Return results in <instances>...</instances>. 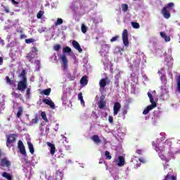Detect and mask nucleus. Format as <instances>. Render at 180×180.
Listing matches in <instances>:
<instances>
[{"mask_svg":"<svg viewBox=\"0 0 180 180\" xmlns=\"http://www.w3.org/2000/svg\"><path fill=\"white\" fill-rule=\"evenodd\" d=\"M27 72L25 70H22L21 73L18 75L19 78L22 79L18 83L17 89L23 92L25 89H27V78H26V75Z\"/></svg>","mask_w":180,"mask_h":180,"instance_id":"obj_1","label":"nucleus"},{"mask_svg":"<svg viewBox=\"0 0 180 180\" xmlns=\"http://www.w3.org/2000/svg\"><path fill=\"white\" fill-rule=\"evenodd\" d=\"M175 6V4L172 2L166 4L162 9L161 13L165 18V19H169L171 18V13H169V11H171V8H174Z\"/></svg>","mask_w":180,"mask_h":180,"instance_id":"obj_2","label":"nucleus"},{"mask_svg":"<svg viewBox=\"0 0 180 180\" xmlns=\"http://www.w3.org/2000/svg\"><path fill=\"white\" fill-rule=\"evenodd\" d=\"M18 137V134H11L7 136L6 139V146L12 147V144L16 141V138Z\"/></svg>","mask_w":180,"mask_h":180,"instance_id":"obj_3","label":"nucleus"},{"mask_svg":"<svg viewBox=\"0 0 180 180\" xmlns=\"http://www.w3.org/2000/svg\"><path fill=\"white\" fill-rule=\"evenodd\" d=\"M122 41L125 47H129V32L126 29L122 32Z\"/></svg>","mask_w":180,"mask_h":180,"instance_id":"obj_4","label":"nucleus"},{"mask_svg":"<svg viewBox=\"0 0 180 180\" xmlns=\"http://www.w3.org/2000/svg\"><path fill=\"white\" fill-rule=\"evenodd\" d=\"M167 144H169L168 148H169V147H171V144H172V142H171V140L167 139L165 141L164 146H155V150L157 153H162V151L165 150V146H167Z\"/></svg>","mask_w":180,"mask_h":180,"instance_id":"obj_5","label":"nucleus"},{"mask_svg":"<svg viewBox=\"0 0 180 180\" xmlns=\"http://www.w3.org/2000/svg\"><path fill=\"white\" fill-rule=\"evenodd\" d=\"M18 147L20 150V154H22L23 157H27V154L26 153V149L25 148V145L23 144V142L21 140L18 141Z\"/></svg>","mask_w":180,"mask_h":180,"instance_id":"obj_6","label":"nucleus"},{"mask_svg":"<svg viewBox=\"0 0 180 180\" xmlns=\"http://www.w3.org/2000/svg\"><path fill=\"white\" fill-rule=\"evenodd\" d=\"M105 96L102 95L100 97V100L98 102V106L99 109H105L106 108V100L105 99Z\"/></svg>","mask_w":180,"mask_h":180,"instance_id":"obj_7","label":"nucleus"},{"mask_svg":"<svg viewBox=\"0 0 180 180\" xmlns=\"http://www.w3.org/2000/svg\"><path fill=\"white\" fill-rule=\"evenodd\" d=\"M42 102L45 103V105H48L51 109H56V105L54 104V102L51 101V98H43Z\"/></svg>","mask_w":180,"mask_h":180,"instance_id":"obj_8","label":"nucleus"},{"mask_svg":"<svg viewBox=\"0 0 180 180\" xmlns=\"http://www.w3.org/2000/svg\"><path fill=\"white\" fill-rule=\"evenodd\" d=\"M120 109H122V104L119 102H115L113 107V115L117 116V113L120 112Z\"/></svg>","mask_w":180,"mask_h":180,"instance_id":"obj_9","label":"nucleus"},{"mask_svg":"<svg viewBox=\"0 0 180 180\" xmlns=\"http://www.w3.org/2000/svg\"><path fill=\"white\" fill-rule=\"evenodd\" d=\"M60 58L63 62V70H67L68 68V60L67 59V56L63 54L61 56Z\"/></svg>","mask_w":180,"mask_h":180,"instance_id":"obj_10","label":"nucleus"},{"mask_svg":"<svg viewBox=\"0 0 180 180\" xmlns=\"http://www.w3.org/2000/svg\"><path fill=\"white\" fill-rule=\"evenodd\" d=\"M72 44L74 49L77 50L79 53H82V49L81 48V45H79V43H78V41H77L76 40H73Z\"/></svg>","mask_w":180,"mask_h":180,"instance_id":"obj_11","label":"nucleus"},{"mask_svg":"<svg viewBox=\"0 0 180 180\" xmlns=\"http://www.w3.org/2000/svg\"><path fill=\"white\" fill-rule=\"evenodd\" d=\"M154 108H157V104H151L148 105L143 111V115H148V112H150V110H153Z\"/></svg>","mask_w":180,"mask_h":180,"instance_id":"obj_12","label":"nucleus"},{"mask_svg":"<svg viewBox=\"0 0 180 180\" xmlns=\"http://www.w3.org/2000/svg\"><path fill=\"white\" fill-rule=\"evenodd\" d=\"M0 165L1 167H6L7 168H8V167H11V162L8 160V159L6 158H3V159H1Z\"/></svg>","mask_w":180,"mask_h":180,"instance_id":"obj_13","label":"nucleus"},{"mask_svg":"<svg viewBox=\"0 0 180 180\" xmlns=\"http://www.w3.org/2000/svg\"><path fill=\"white\" fill-rule=\"evenodd\" d=\"M46 146H48V147H50L51 148L50 153L51 155L56 153V145L50 142H46Z\"/></svg>","mask_w":180,"mask_h":180,"instance_id":"obj_14","label":"nucleus"},{"mask_svg":"<svg viewBox=\"0 0 180 180\" xmlns=\"http://www.w3.org/2000/svg\"><path fill=\"white\" fill-rule=\"evenodd\" d=\"M91 140L96 144H101V143H102V141L99 139V136L98 135H94L93 136H91Z\"/></svg>","mask_w":180,"mask_h":180,"instance_id":"obj_15","label":"nucleus"},{"mask_svg":"<svg viewBox=\"0 0 180 180\" xmlns=\"http://www.w3.org/2000/svg\"><path fill=\"white\" fill-rule=\"evenodd\" d=\"M80 84L83 86H85V85H88V77L87 76H83L82 79H80Z\"/></svg>","mask_w":180,"mask_h":180,"instance_id":"obj_16","label":"nucleus"},{"mask_svg":"<svg viewBox=\"0 0 180 180\" xmlns=\"http://www.w3.org/2000/svg\"><path fill=\"white\" fill-rule=\"evenodd\" d=\"M108 80V77L101 79L99 82L100 88H105L107 85L106 81Z\"/></svg>","mask_w":180,"mask_h":180,"instance_id":"obj_17","label":"nucleus"},{"mask_svg":"<svg viewBox=\"0 0 180 180\" xmlns=\"http://www.w3.org/2000/svg\"><path fill=\"white\" fill-rule=\"evenodd\" d=\"M119 162L117 164L118 167H123L124 165V158L123 156L118 157Z\"/></svg>","mask_w":180,"mask_h":180,"instance_id":"obj_18","label":"nucleus"},{"mask_svg":"<svg viewBox=\"0 0 180 180\" xmlns=\"http://www.w3.org/2000/svg\"><path fill=\"white\" fill-rule=\"evenodd\" d=\"M51 93V88L44 89L40 92L41 95H46V96H49V95H50Z\"/></svg>","mask_w":180,"mask_h":180,"instance_id":"obj_19","label":"nucleus"},{"mask_svg":"<svg viewBox=\"0 0 180 180\" xmlns=\"http://www.w3.org/2000/svg\"><path fill=\"white\" fill-rule=\"evenodd\" d=\"M160 36L162 39H165L166 42L171 41V37L169 36H167L164 32H160Z\"/></svg>","mask_w":180,"mask_h":180,"instance_id":"obj_20","label":"nucleus"},{"mask_svg":"<svg viewBox=\"0 0 180 180\" xmlns=\"http://www.w3.org/2000/svg\"><path fill=\"white\" fill-rule=\"evenodd\" d=\"M1 176L3 178H6V179L12 180V176L9 173L4 172L2 173Z\"/></svg>","mask_w":180,"mask_h":180,"instance_id":"obj_21","label":"nucleus"},{"mask_svg":"<svg viewBox=\"0 0 180 180\" xmlns=\"http://www.w3.org/2000/svg\"><path fill=\"white\" fill-rule=\"evenodd\" d=\"M27 146L30 150V153L34 154V148L33 147V143L31 142H27Z\"/></svg>","mask_w":180,"mask_h":180,"instance_id":"obj_22","label":"nucleus"},{"mask_svg":"<svg viewBox=\"0 0 180 180\" xmlns=\"http://www.w3.org/2000/svg\"><path fill=\"white\" fill-rule=\"evenodd\" d=\"M148 96L150 99V102L151 103V105H157V103H155V101H154V98H153V94H151V93L148 92Z\"/></svg>","mask_w":180,"mask_h":180,"instance_id":"obj_23","label":"nucleus"},{"mask_svg":"<svg viewBox=\"0 0 180 180\" xmlns=\"http://www.w3.org/2000/svg\"><path fill=\"white\" fill-rule=\"evenodd\" d=\"M34 57H36V56H34V54H33L32 53H29L27 55V60H28V61L32 62V60H33V58H34Z\"/></svg>","mask_w":180,"mask_h":180,"instance_id":"obj_24","label":"nucleus"},{"mask_svg":"<svg viewBox=\"0 0 180 180\" xmlns=\"http://www.w3.org/2000/svg\"><path fill=\"white\" fill-rule=\"evenodd\" d=\"M23 114V108L22 107H18V111L17 112V117L18 119H20V116Z\"/></svg>","mask_w":180,"mask_h":180,"instance_id":"obj_25","label":"nucleus"},{"mask_svg":"<svg viewBox=\"0 0 180 180\" xmlns=\"http://www.w3.org/2000/svg\"><path fill=\"white\" fill-rule=\"evenodd\" d=\"M13 98H15V99H20L22 97V94L16 93V91H14L12 93Z\"/></svg>","mask_w":180,"mask_h":180,"instance_id":"obj_26","label":"nucleus"},{"mask_svg":"<svg viewBox=\"0 0 180 180\" xmlns=\"http://www.w3.org/2000/svg\"><path fill=\"white\" fill-rule=\"evenodd\" d=\"M121 8H122V12H126L127 11H129V5L126 4H122Z\"/></svg>","mask_w":180,"mask_h":180,"instance_id":"obj_27","label":"nucleus"},{"mask_svg":"<svg viewBox=\"0 0 180 180\" xmlns=\"http://www.w3.org/2000/svg\"><path fill=\"white\" fill-rule=\"evenodd\" d=\"M41 116L42 119L44 120V122H46V123H49V119H47V115H46V112H41Z\"/></svg>","mask_w":180,"mask_h":180,"instance_id":"obj_28","label":"nucleus"},{"mask_svg":"<svg viewBox=\"0 0 180 180\" xmlns=\"http://www.w3.org/2000/svg\"><path fill=\"white\" fill-rule=\"evenodd\" d=\"M7 84H9V85H13L15 84V81L11 79L8 76L6 77Z\"/></svg>","mask_w":180,"mask_h":180,"instance_id":"obj_29","label":"nucleus"},{"mask_svg":"<svg viewBox=\"0 0 180 180\" xmlns=\"http://www.w3.org/2000/svg\"><path fill=\"white\" fill-rule=\"evenodd\" d=\"M131 26L134 27V29H139L140 28V24H139L136 22H132Z\"/></svg>","mask_w":180,"mask_h":180,"instance_id":"obj_30","label":"nucleus"},{"mask_svg":"<svg viewBox=\"0 0 180 180\" xmlns=\"http://www.w3.org/2000/svg\"><path fill=\"white\" fill-rule=\"evenodd\" d=\"M43 15H44V11H39L37 14V19H41V18L43 17Z\"/></svg>","mask_w":180,"mask_h":180,"instance_id":"obj_31","label":"nucleus"},{"mask_svg":"<svg viewBox=\"0 0 180 180\" xmlns=\"http://www.w3.org/2000/svg\"><path fill=\"white\" fill-rule=\"evenodd\" d=\"M78 99L81 101V103H85V102L84 101V96H82V92L78 94Z\"/></svg>","mask_w":180,"mask_h":180,"instance_id":"obj_32","label":"nucleus"},{"mask_svg":"<svg viewBox=\"0 0 180 180\" xmlns=\"http://www.w3.org/2000/svg\"><path fill=\"white\" fill-rule=\"evenodd\" d=\"M105 156L106 160H112V155H110V152L109 151H105Z\"/></svg>","mask_w":180,"mask_h":180,"instance_id":"obj_33","label":"nucleus"},{"mask_svg":"<svg viewBox=\"0 0 180 180\" xmlns=\"http://www.w3.org/2000/svg\"><path fill=\"white\" fill-rule=\"evenodd\" d=\"M63 20L61 18H58L56 22H55V26H58L60 25H63Z\"/></svg>","mask_w":180,"mask_h":180,"instance_id":"obj_34","label":"nucleus"},{"mask_svg":"<svg viewBox=\"0 0 180 180\" xmlns=\"http://www.w3.org/2000/svg\"><path fill=\"white\" fill-rule=\"evenodd\" d=\"M72 50L71 48H70V46H66L65 48H63V53H71Z\"/></svg>","mask_w":180,"mask_h":180,"instance_id":"obj_35","label":"nucleus"},{"mask_svg":"<svg viewBox=\"0 0 180 180\" xmlns=\"http://www.w3.org/2000/svg\"><path fill=\"white\" fill-rule=\"evenodd\" d=\"M25 43L27 44H30V43H34V39L30 38L25 39Z\"/></svg>","mask_w":180,"mask_h":180,"instance_id":"obj_36","label":"nucleus"},{"mask_svg":"<svg viewBox=\"0 0 180 180\" xmlns=\"http://www.w3.org/2000/svg\"><path fill=\"white\" fill-rule=\"evenodd\" d=\"M39 119L37 117H36L34 119H32V124H36L39 123Z\"/></svg>","mask_w":180,"mask_h":180,"instance_id":"obj_37","label":"nucleus"},{"mask_svg":"<svg viewBox=\"0 0 180 180\" xmlns=\"http://www.w3.org/2000/svg\"><path fill=\"white\" fill-rule=\"evenodd\" d=\"M53 49H54L55 51H58V50H60V49H61V45L56 44L54 46Z\"/></svg>","mask_w":180,"mask_h":180,"instance_id":"obj_38","label":"nucleus"},{"mask_svg":"<svg viewBox=\"0 0 180 180\" xmlns=\"http://www.w3.org/2000/svg\"><path fill=\"white\" fill-rule=\"evenodd\" d=\"M82 33H86V26L84 24L82 25Z\"/></svg>","mask_w":180,"mask_h":180,"instance_id":"obj_39","label":"nucleus"},{"mask_svg":"<svg viewBox=\"0 0 180 180\" xmlns=\"http://www.w3.org/2000/svg\"><path fill=\"white\" fill-rule=\"evenodd\" d=\"M177 91L180 92V77L177 79Z\"/></svg>","mask_w":180,"mask_h":180,"instance_id":"obj_40","label":"nucleus"},{"mask_svg":"<svg viewBox=\"0 0 180 180\" xmlns=\"http://www.w3.org/2000/svg\"><path fill=\"white\" fill-rule=\"evenodd\" d=\"M117 39H119V35H117V36L112 37L110 39L111 43H113V41H116L117 40Z\"/></svg>","mask_w":180,"mask_h":180,"instance_id":"obj_41","label":"nucleus"},{"mask_svg":"<svg viewBox=\"0 0 180 180\" xmlns=\"http://www.w3.org/2000/svg\"><path fill=\"white\" fill-rule=\"evenodd\" d=\"M171 179V172H169L166 176L165 177V179L164 180H169Z\"/></svg>","mask_w":180,"mask_h":180,"instance_id":"obj_42","label":"nucleus"},{"mask_svg":"<svg viewBox=\"0 0 180 180\" xmlns=\"http://www.w3.org/2000/svg\"><path fill=\"white\" fill-rule=\"evenodd\" d=\"M122 115L124 117H126V115H127V108H125L122 110Z\"/></svg>","mask_w":180,"mask_h":180,"instance_id":"obj_43","label":"nucleus"},{"mask_svg":"<svg viewBox=\"0 0 180 180\" xmlns=\"http://www.w3.org/2000/svg\"><path fill=\"white\" fill-rule=\"evenodd\" d=\"M136 153L138 154V155H141V154H143V150H141V149H138V150L136 151Z\"/></svg>","mask_w":180,"mask_h":180,"instance_id":"obj_44","label":"nucleus"},{"mask_svg":"<svg viewBox=\"0 0 180 180\" xmlns=\"http://www.w3.org/2000/svg\"><path fill=\"white\" fill-rule=\"evenodd\" d=\"M108 122H109L110 123L112 124V123H113V117L109 116Z\"/></svg>","mask_w":180,"mask_h":180,"instance_id":"obj_45","label":"nucleus"},{"mask_svg":"<svg viewBox=\"0 0 180 180\" xmlns=\"http://www.w3.org/2000/svg\"><path fill=\"white\" fill-rule=\"evenodd\" d=\"M162 160L163 161H165L166 162H169V161H170L171 159H169V158H162Z\"/></svg>","mask_w":180,"mask_h":180,"instance_id":"obj_46","label":"nucleus"},{"mask_svg":"<svg viewBox=\"0 0 180 180\" xmlns=\"http://www.w3.org/2000/svg\"><path fill=\"white\" fill-rule=\"evenodd\" d=\"M12 4L13 5H19V2L15 1V0H11Z\"/></svg>","mask_w":180,"mask_h":180,"instance_id":"obj_47","label":"nucleus"},{"mask_svg":"<svg viewBox=\"0 0 180 180\" xmlns=\"http://www.w3.org/2000/svg\"><path fill=\"white\" fill-rule=\"evenodd\" d=\"M139 161H140V162L144 163V162H146V159H145V158H140L139 159Z\"/></svg>","mask_w":180,"mask_h":180,"instance_id":"obj_48","label":"nucleus"},{"mask_svg":"<svg viewBox=\"0 0 180 180\" xmlns=\"http://www.w3.org/2000/svg\"><path fill=\"white\" fill-rule=\"evenodd\" d=\"M30 95V89H27L26 90V96H29Z\"/></svg>","mask_w":180,"mask_h":180,"instance_id":"obj_49","label":"nucleus"},{"mask_svg":"<svg viewBox=\"0 0 180 180\" xmlns=\"http://www.w3.org/2000/svg\"><path fill=\"white\" fill-rule=\"evenodd\" d=\"M4 11L6 12V13H9V8H8L4 7Z\"/></svg>","mask_w":180,"mask_h":180,"instance_id":"obj_50","label":"nucleus"},{"mask_svg":"<svg viewBox=\"0 0 180 180\" xmlns=\"http://www.w3.org/2000/svg\"><path fill=\"white\" fill-rule=\"evenodd\" d=\"M0 44H1V46H5V41L4 39H0Z\"/></svg>","mask_w":180,"mask_h":180,"instance_id":"obj_51","label":"nucleus"},{"mask_svg":"<svg viewBox=\"0 0 180 180\" xmlns=\"http://www.w3.org/2000/svg\"><path fill=\"white\" fill-rule=\"evenodd\" d=\"M32 51H34V53H37V51H39V50L37 49V48L33 47L32 48Z\"/></svg>","mask_w":180,"mask_h":180,"instance_id":"obj_52","label":"nucleus"},{"mask_svg":"<svg viewBox=\"0 0 180 180\" xmlns=\"http://www.w3.org/2000/svg\"><path fill=\"white\" fill-rule=\"evenodd\" d=\"M2 64H4V58L0 57V65H2Z\"/></svg>","mask_w":180,"mask_h":180,"instance_id":"obj_53","label":"nucleus"},{"mask_svg":"<svg viewBox=\"0 0 180 180\" xmlns=\"http://www.w3.org/2000/svg\"><path fill=\"white\" fill-rule=\"evenodd\" d=\"M20 38L21 39H26V35L22 34L20 35Z\"/></svg>","mask_w":180,"mask_h":180,"instance_id":"obj_54","label":"nucleus"},{"mask_svg":"<svg viewBox=\"0 0 180 180\" xmlns=\"http://www.w3.org/2000/svg\"><path fill=\"white\" fill-rule=\"evenodd\" d=\"M170 180H176V177L175 176L170 175Z\"/></svg>","mask_w":180,"mask_h":180,"instance_id":"obj_55","label":"nucleus"},{"mask_svg":"<svg viewBox=\"0 0 180 180\" xmlns=\"http://www.w3.org/2000/svg\"><path fill=\"white\" fill-rule=\"evenodd\" d=\"M168 167H169V164H166V165H164V169H167L168 168Z\"/></svg>","mask_w":180,"mask_h":180,"instance_id":"obj_56","label":"nucleus"},{"mask_svg":"<svg viewBox=\"0 0 180 180\" xmlns=\"http://www.w3.org/2000/svg\"><path fill=\"white\" fill-rule=\"evenodd\" d=\"M59 158H64V154L60 153V155L59 156Z\"/></svg>","mask_w":180,"mask_h":180,"instance_id":"obj_57","label":"nucleus"},{"mask_svg":"<svg viewBox=\"0 0 180 180\" xmlns=\"http://www.w3.org/2000/svg\"><path fill=\"white\" fill-rule=\"evenodd\" d=\"M139 167H140V165H136L135 166V168H138Z\"/></svg>","mask_w":180,"mask_h":180,"instance_id":"obj_58","label":"nucleus"},{"mask_svg":"<svg viewBox=\"0 0 180 180\" xmlns=\"http://www.w3.org/2000/svg\"><path fill=\"white\" fill-rule=\"evenodd\" d=\"M2 156V152H1V150H0V157H1Z\"/></svg>","mask_w":180,"mask_h":180,"instance_id":"obj_59","label":"nucleus"},{"mask_svg":"<svg viewBox=\"0 0 180 180\" xmlns=\"http://www.w3.org/2000/svg\"><path fill=\"white\" fill-rule=\"evenodd\" d=\"M153 146H155V143L154 142H153Z\"/></svg>","mask_w":180,"mask_h":180,"instance_id":"obj_60","label":"nucleus"},{"mask_svg":"<svg viewBox=\"0 0 180 180\" xmlns=\"http://www.w3.org/2000/svg\"><path fill=\"white\" fill-rule=\"evenodd\" d=\"M170 171H172V169H170Z\"/></svg>","mask_w":180,"mask_h":180,"instance_id":"obj_61","label":"nucleus"},{"mask_svg":"<svg viewBox=\"0 0 180 180\" xmlns=\"http://www.w3.org/2000/svg\"><path fill=\"white\" fill-rule=\"evenodd\" d=\"M134 1H137V0H134Z\"/></svg>","mask_w":180,"mask_h":180,"instance_id":"obj_62","label":"nucleus"}]
</instances>
